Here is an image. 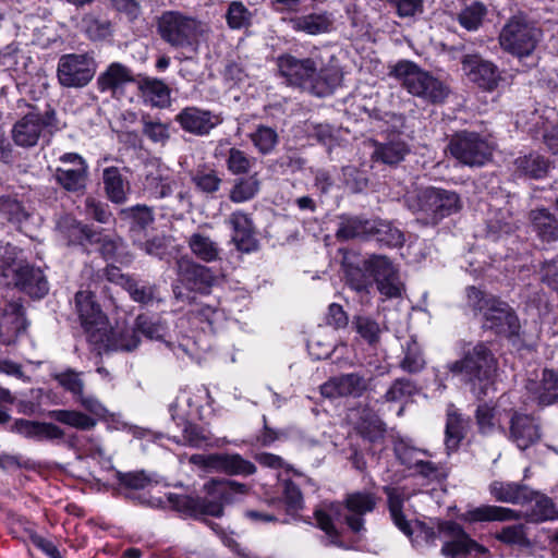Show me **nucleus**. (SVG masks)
Segmentation results:
<instances>
[{
	"label": "nucleus",
	"instance_id": "obj_1",
	"mask_svg": "<svg viewBox=\"0 0 558 558\" xmlns=\"http://www.w3.org/2000/svg\"><path fill=\"white\" fill-rule=\"evenodd\" d=\"M204 498L187 495H170L169 502L181 514L196 518L198 515L220 517L223 506L235 499V495L247 493V486L235 481L210 480L204 484Z\"/></svg>",
	"mask_w": 558,
	"mask_h": 558
},
{
	"label": "nucleus",
	"instance_id": "obj_2",
	"mask_svg": "<svg viewBox=\"0 0 558 558\" xmlns=\"http://www.w3.org/2000/svg\"><path fill=\"white\" fill-rule=\"evenodd\" d=\"M347 281L356 292H368L375 282L387 299L401 296L402 283L395 265L383 255H372L357 265H347Z\"/></svg>",
	"mask_w": 558,
	"mask_h": 558
},
{
	"label": "nucleus",
	"instance_id": "obj_3",
	"mask_svg": "<svg viewBox=\"0 0 558 558\" xmlns=\"http://www.w3.org/2000/svg\"><path fill=\"white\" fill-rule=\"evenodd\" d=\"M468 303L481 316L482 328L505 337L519 335L520 322L506 302L484 293L475 287L466 289Z\"/></svg>",
	"mask_w": 558,
	"mask_h": 558
},
{
	"label": "nucleus",
	"instance_id": "obj_4",
	"mask_svg": "<svg viewBox=\"0 0 558 558\" xmlns=\"http://www.w3.org/2000/svg\"><path fill=\"white\" fill-rule=\"evenodd\" d=\"M157 32L172 48L196 51L207 32V25L194 15L168 10L158 17Z\"/></svg>",
	"mask_w": 558,
	"mask_h": 558
},
{
	"label": "nucleus",
	"instance_id": "obj_5",
	"mask_svg": "<svg viewBox=\"0 0 558 558\" xmlns=\"http://www.w3.org/2000/svg\"><path fill=\"white\" fill-rule=\"evenodd\" d=\"M391 74L401 82V85L413 96L430 104H441L450 94L449 86L421 69L412 61H399Z\"/></svg>",
	"mask_w": 558,
	"mask_h": 558
},
{
	"label": "nucleus",
	"instance_id": "obj_6",
	"mask_svg": "<svg viewBox=\"0 0 558 558\" xmlns=\"http://www.w3.org/2000/svg\"><path fill=\"white\" fill-rule=\"evenodd\" d=\"M2 278L8 287L13 286L33 298H43L49 290L43 271L26 263L22 252L9 244L2 258Z\"/></svg>",
	"mask_w": 558,
	"mask_h": 558
},
{
	"label": "nucleus",
	"instance_id": "obj_7",
	"mask_svg": "<svg viewBox=\"0 0 558 558\" xmlns=\"http://www.w3.org/2000/svg\"><path fill=\"white\" fill-rule=\"evenodd\" d=\"M462 207L460 196L449 190L426 187L409 201V208L425 225H437Z\"/></svg>",
	"mask_w": 558,
	"mask_h": 558
},
{
	"label": "nucleus",
	"instance_id": "obj_8",
	"mask_svg": "<svg viewBox=\"0 0 558 558\" xmlns=\"http://www.w3.org/2000/svg\"><path fill=\"white\" fill-rule=\"evenodd\" d=\"M498 362L489 347L484 342L476 343L465 351L461 360L448 364V369L454 374H463L468 381L485 387L492 383L497 372Z\"/></svg>",
	"mask_w": 558,
	"mask_h": 558
},
{
	"label": "nucleus",
	"instance_id": "obj_9",
	"mask_svg": "<svg viewBox=\"0 0 558 558\" xmlns=\"http://www.w3.org/2000/svg\"><path fill=\"white\" fill-rule=\"evenodd\" d=\"M58 130L57 113L53 109L45 111L44 114L31 111L13 124L11 136L17 146L27 148L36 146L40 138L50 136Z\"/></svg>",
	"mask_w": 558,
	"mask_h": 558
},
{
	"label": "nucleus",
	"instance_id": "obj_10",
	"mask_svg": "<svg viewBox=\"0 0 558 558\" xmlns=\"http://www.w3.org/2000/svg\"><path fill=\"white\" fill-rule=\"evenodd\" d=\"M492 143L476 132L462 131L453 134L448 150L460 163L470 167L485 165L492 157Z\"/></svg>",
	"mask_w": 558,
	"mask_h": 558
},
{
	"label": "nucleus",
	"instance_id": "obj_11",
	"mask_svg": "<svg viewBox=\"0 0 558 558\" xmlns=\"http://www.w3.org/2000/svg\"><path fill=\"white\" fill-rule=\"evenodd\" d=\"M541 39V31L523 19H511L501 29L499 43L501 48L518 57H529Z\"/></svg>",
	"mask_w": 558,
	"mask_h": 558
},
{
	"label": "nucleus",
	"instance_id": "obj_12",
	"mask_svg": "<svg viewBox=\"0 0 558 558\" xmlns=\"http://www.w3.org/2000/svg\"><path fill=\"white\" fill-rule=\"evenodd\" d=\"M95 73L96 62L86 53H69L59 59L57 76L64 87H84L93 80Z\"/></svg>",
	"mask_w": 558,
	"mask_h": 558
},
{
	"label": "nucleus",
	"instance_id": "obj_13",
	"mask_svg": "<svg viewBox=\"0 0 558 558\" xmlns=\"http://www.w3.org/2000/svg\"><path fill=\"white\" fill-rule=\"evenodd\" d=\"M60 166L54 170L56 182L71 193H83L88 180V165L76 153H65L59 157Z\"/></svg>",
	"mask_w": 558,
	"mask_h": 558
},
{
	"label": "nucleus",
	"instance_id": "obj_14",
	"mask_svg": "<svg viewBox=\"0 0 558 558\" xmlns=\"http://www.w3.org/2000/svg\"><path fill=\"white\" fill-rule=\"evenodd\" d=\"M441 531L451 537L441 547V554L446 558H468L483 557L488 555V549L476 541L472 539L469 534L456 522H446L441 526Z\"/></svg>",
	"mask_w": 558,
	"mask_h": 558
},
{
	"label": "nucleus",
	"instance_id": "obj_15",
	"mask_svg": "<svg viewBox=\"0 0 558 558\" xmlns=\"http://www.w3.org/2000/svg\"><path fill=\"white\" fill-rule=\"evenodd\" d=\"M279 73L290 85L312 93L317 76V62L312 58L298 59L292 54L280 56L277 60Z\"/></svg>",
	"mask_w": 558,
	"mask_h": 558
},
{
	"label": "nucleus",
	"instance_id": "obj_16",
	"mask_svg": "<svg viewBox=\"0 0 558 558\" xmlns=\"http://www.w3.org/2000/svg\"><path fill=\"white\" fill-rule=\"evenodd\" d=\"M179 179L165 163L153 160L145 166L144 192L149 197L161 199L173 194L178 189Z\"/></svg>",
	"mask_w": 558,
	"mask_h": 558
},
{
	"label": "nucleus",
	"instance_id": "obj_17",
	"mask_svg": "<svg viewBox=\"0 0 558 558\" xmlns=\"http://www.w3.org/2000/svg\"><path fill=\"white\" fill-rule=\"evenodd\" d=\"M191 462L202 465L208 471L220 472L228 475H251L255 473V465L238 453L193 454Z\"/></svg>",
	"mask_w": 558,
	"mask_h": 558
},
{
	"label": "nucleus",
	"instance_id": "obj_18",
	"mask_svg": "<svg viewBox=\"0 0 558 558\" xmlns=\"http://www.w3.org/2000/svg\"><path fill=\"white\" fill-rule=\"evenodd\" d=\"M175 121L187 133L205 136L222 123L220 114L198 107H185L175 117Z\"/></svg>",
	"mask_w": 558,
	"mask_h": 558
},
{
	"label": "nucleus",
	"instance_id": "obj_19",
	"mask_svg": "<svg viewBox=\"0 0 558 558\" xmlns=\"http://www.w3.org/2000/svg\"><path fill=\"white\" fill-rule=\"evenodd\" d=\"M462 70L468 78L485 90H494L500 81L498 68L477 54H466L462 59Z\"/></svg>",
	"mask_w": 558,
	"mask_h": 558
},
{
	"label": "nucleus",
	"instance_id": "obj_20",
	"mask_svg": "<svg viewBox=\"0 0 558 558\" xmlns=\"http://www.w3.org/2000/svg\"><path fill=\"white\" fill-rule=\"evenodd\" d=\"M377 500V497L369 492H354L347 495V513L343 515V518L352 532L361 533L365 530L364 515L375 509Z\"/></svg>",
	"mask_w": 558,
	"mask_h": 558
},
{
	"label": "nucleus",
	"instance_id": "obj_21",
	"mask_svg": "<svg viewBox=\"0 0 558 558\" xmlns=\"http://www.w3.org/2000/svg\"><path fill=\"white\" fill-rule=\"evenodd\" d=\"M368 387V380L357 374L350 373L336 376L320 386V393L329 399L340 397H361Z\"/></svg>",
	"mask_w": 558,
	"mask_h": 558
},
{
	"label": "nucleus",
	"instance_id": "obj_22",
	"mask_svg": "<svg viewBox=\"0 0 558 558\" xmlns=\"http://www.w3.org/2000/svg\"><path fill=\"white\" fill-rule=\"evenodd\" d=\"M232 230L231 242L241 253H252L258 250V240L255 236L253 220L248 214L236 210L228 218Z\"/></svg>",
	"mask_w": 558,
	"mask_h": 558
},
{
	"label": "nucleus",
	"instance_id": "obj_23",
	"mask_svg": "<svg viewBox=\"0 0 558 558\" xmlns=\"http://www.w3.org/2000/svg\"><path fill=\"white\" fill-rule=\"evenodd\" d=\"M541 426L537 420L529 414L514 412L510 418L509 437L521 450L535 445L541 439Z\"/></svg>",
	"mask_w": 558,
	"mask_h": 558
},
{
	"label": "nucleus",
	"instance_id": "obj_24",
	"mask_svg": "<svg viewBox=\"0 0 558 558\" xmlns=\"http://www.w3.org/2000/svg\"><path fill=\"white\" fill-rule=\"evenodd\" d=\"M180 280L191 290L205 293L214 284L216 277L210 268L197 264L190 258L177 262Z\"/></svg>",
	"mask_w": 558,
	"mask_h": 558
},
{
	"label": "nucleus",
	"instance_id": "obj_25",
	"mask_svg": "<svg viewBox=\"0 0 558 558\" xmlns=\"http://www.w3.org/2000/svg\"><path fill=\"white\" fill-rule=\"evenodd\" d=\"M135 327L138 332L148 338L149 340L163 341L166 345L173 352L179 360H184L190 356L186 347L182 343L175 345L173 342L167 340L168 327L166 322L160 318L149 317L147 315H138L135 319Z\"/></svg>",
	"mask_w": 558,
	"mask_h": 558
},
{
	"label": "nucleus",
	"instance_id": "obj_26",
	"mask_svg": "<svg viewBox=\"0 0 558 558\" xmlns=\"http://www.w3.org/2000/svg\"><path fill=\"white\" fill-rule=\"evenodd\" d=\"M371 159L374 162L396 167L411 153L409 143L400 135H393L385 142H373Z\"/></svg>",
	"mask_w": 558,
	"mask_h": 558
},
{
	"label": "nucleus",
	"instance_id": "obj_27",
	"mask_svg": "<svg viewBox=\"0 0 558 558\" xmlns=\"http://www.w3.org/2000/svg\"><path fill=\"white\" fill-rule=\"evenodd\" d=\"M289 23L291 28L295 32L316 36L332 31L335 16L328 11H314L291 17Z\"/></svg>",
	"mask_w": 558,
	"mask_h": 558
},
{
	"label": "nucleus",
	"instance_id": "obj_28",
	"mask_svg": "<svg viewBox=\"0 0 558 558\" xmlns=\"http://www.w3.org/2000/svg\"><path fill=\"white\" fill-rule=\"evenodd\" d=\"M132 82H134L132 70L120 62H112L98 75L97 87L101 93L110 92L116 94Z\"/></svg>",
	"mask_w": 558,
	"mask_h": 558
},
{
	"label": "nucleus",
	"instance_id": "obj_29",
	"mask_svg": "<svg viewBox=\"0 0 558 558\" xmlns=\"http://www.w3.org/2000/svg\"><path fill=\"white\" fill-rule=\"evenodd\" d=\"M75 307L83 327L90 330L104 324L105 315L99 304L95 300V295L90 291H78L75 294Z\"/></svg>",
	"mask_w": 558,
	"mask_h": 558
},
{
	"label": "nucleus",
	"instance_id": "obj_30",
	"mask_svg": "<svg viewBox=\"0 0 558 558\" xmlns=\"http://www.w3.org/2000/svg\"><path fill=\"white\" fill-rule=\"evenodd\" d=\"M489 493L497 501L514 505L532 501L534 495V492L525 485L500 481L489 485Z\"/></svg>",
	"mask_w": 558,
	"mask_h": 558
},
{
	"label": "nucleus",
	"instance_id": "obj_31",
	"mask_svg": "<svg viewBox=\"0 0 558 558\" xmlns=\"http://www.w3.org/2000/svg\"><path fill=\"white\" fill-rule=\"evenodd\" d=\"M462 518L464 521L470 523L504 522L517 520L520 518V514L518 511L510 508L494 505H482L468 510Z\"/></svg>",
	"mask_w": 558,
	"mask_h": 558
},
{
	"label": "nucleus",
	"instance_id": "obj_32",
	"mask_svg": "<svg viewBox=\"0 0 558 558\" xmlns=\"http://www.w3.org/2000/svg\"><path fill=\"white\" fill-rule=\"evenodd\" d=\"M138 89L145 104L166 108L170 104V88L161 80L144 77L138 81Z\"/></svg>",
	"mask_w": 558,
	"mask_h": 558
},
{
	"label": "nucleus",
	"instance_id": "obj_33",
	"mask_svg": "<svg viewBox=\"0 0 558 558\" xmlns=\"http://www.w3.org/2000/svg\"><path fill=\"white\" fill-rule=\"evenodd\" d=\"M12 429L25 437L37 440L60 439L64 436L63 430L52 423H40L28 420H16Z\"/></svg>",
	"mask_w": 558,
	"mask_h": 558
},
{
	"label": "nucleus",
	"instance_id": "obj_34",
	"mask_svg": "<svg viewBox=\"0 0 558 558\" xmlns=\"http://www.w3.org/2000/svg\"><path fill=\"white\" fill-rule=\"evenodd\" d=\"M469 421L453 405H449L445 428V446L448 453L458 449L465 437Z\"/></svg>",
	"mask_w": 558,
	"mask_h": 558
},
{
	"label": "nucleus",
	"instance_id": "obj_35",
	"mask_svg": "<svg viewBox=\"0 0 558 558\" xmlns=\"http://www.w3.org/2000/svg\"><path fill=\"white\" fill-rule=\"evenodd\" d=\"M187 246L192 254L205 263L220 259L221 248L208 234L194 232L187 239Z\"/></svg>",
	"mask_w": 558,
	"mask_h": 558
},
{
	"label": "nucleus",
	"instance_id": "obj_36",
	"mask_svg": "<svg viewBox=\"0 0 558 558\" xmlns=\"http://www.w3.org/2000/svg\"><path fill=\"white\" fill-rule=\"evenodd\" d=\"M118 269H112L109 272V280H116L128 293L134 302L141 304H148L155 298V286L142 284L134 278L119 274L116 278Z\"/></svg>",
	"mask_w": 558,
	"mask_h": 558
},
{
	"label": "nucleus",
	"instance_id": "obj_37",
	"mask_svg": "<svg viewBox=\"0 0 558 558\" xmlns=\"http://www.w3.org/2000/svg\"><path fill=\"white\" fill-rule=\"evenodd\" d=\"M3 326L7 328L9 337L5 340L2 339V343H11L14 336L25 331L27 322L25 318L24 307L20 300L12 301L5 306L2 312V327Z\"/></svg>",
	"mask_w": 558,
	"mask_h": 558
},
{
	"label": "nucleus",
	"instance_id": "obj_38",
	"mask_svg": "<svg viewBox=\"0 0 558 558\" xmlns=\"http://www.w3.org/2000/svg\"><path fill=\"white\" fill-rule=\"evenodd\" d=\"M341 517V506L331 504L328 509H318L315 511V518L318 526L326 533L325 545L343 547L342 542L335 529L333 520Z\"/></svg>",
	"mask_w": 558,
	"mask_h": 558
},
{
	"label": "nucleus",
	"instance_id": "obj_39",
	"mask_svg": "<svg viewBox=\"0 0 558 558\" xmlns=\"http://www.w3.org/2000/svg\"><path fill=\"white\" fill-rule=\"evenodd\" d=\"M527 389L533 391V400L541 405H549L558 400V375L554 371L543 372L542 384H531Z\"/></svg>",
	"mask_w": 558,
	"mask_h": 558
},
{
	"label": "nucleus",
	"instance_id": "obj_40",
	"mask_svg": "<svg viewBox=\"0 0 558 558\" xmlns=\"http://www.w3.org/2000/svg\"><path fill=\"white\" fill-rule=\"evenodd\" d=\"M352 328L371 347H376L379 343L385 330V326L367 314L355 315L352 319Z\"/></svg>",
	"mask_w": 558,
	"mask_h": 558
},
{
	"label": "nucleus",
	"instance_id": "obj_41",
	"mask_svg": "<svg viewBox=\"0 0 558 558\" xmlns=\"http://www.w3.org/2000/svg\"><path fill=\"white\" fill-rule=\"evenodd\" d=\"M530 218L534 231L543 241L558 240V221L546 208L531 210Z\"/></svg>",
	"mask_w": 558,
	"mask_h": 558
},
{
	"label": "nucleus",
	"instance_id": "obj_42",
	"mask_svg": "<svg viewBox=\"0 0 558 558\" xmlns=\"http://www.w3.org/2000/svg\"><path fill=\"white\" fill-rule=\"evenodd\" d=\"M59 228L68 239L69 244L96 243L100 241V235L93 231L88 226L77 222L73 219L65 218L59 223Z\"/></svg>",
	"mask_w": 558,
	"mask_h": 558
},
{
	"label": "nucleus",
	"instance_id": "obj_43",
	"mask_svg": "<svg viewBox=\"0 0 558 558\" xmlns=\"http://www.w3.org/2000/svg\"><path fill=\"white\" fill-rule=\"evenodd\" d=\"M355 427L363 438L372 442L383 439L386 432L385 423L369 409H363L361 411Z\"/></svg>",
	"mask_w": 558,
	"mask_h": 558
},
{
	"label": "nucleus",
	"instance_id": "obj_44",
	"mask_svg": "<svg viewBox=\"0 0 558 558\" xmlns=\"http://www.w3.org/2000/svg\"><path fill=\"white\" fill-rule=\"evenodd\" d=\"M49 417L81 430L93 429L97 424L90 415L75 410H53L49 412Z\"/></svg>",
	"mask_w": 558,
	"mask_h": 558
},
{
	"label": "nucleus",
	"instance_id": "obj_45",
	"mask_svg": "<svg viewBox=\"0 0 558 558\" xmlns=\"http://www.w3.org/2000/svg\"><path fill=\"white\" fill-rule=\"evenodd\" d=\"M532 500L534 504L525 513L529 521L538 523L558 519V510L550 498L534 493Z\"/></svg>",
	"mask_w": 558,
	"mask_h": 558
},
{
	"label": "nucleus",
	"instance_id": "obj_46",
	"mask_svg": "<svg viewBox=\"0 0 558 558\" xmlns=\"http://www.w3.org/2000/svg\"><path fill=\"white\" fill-rule=\"evenodd\" d=\"M369 236H374L377 242L390 247L400 246L404 241L403 233L387 221L371 222Z\"/></svg>",
	"mask_w": 558,
	"mask_h": 558
},
{
	"label": "nucleus",
	"instance_id": "obj_47",
	"mask_svg": "<svg viewBox=\"0 0 558 558\" xmlns=\"http://www.w3.org/2000/svg\"><path fill=\"white\" fill-rule=\"evenodd\" d=\"M371 222L357 217H341L336 235L340 240L369 236Z\"/></svg>",
	"mask_w": 558,
	"mask_h": 558
},
{
	"label": "nucleus",
	"instance_id": "obj_48",
	"mask_svg": "<svg viewBox=\"0 0 558 558\" xmlns=\"http://www.w3.org/2000/svg\"><path fill=\"white\" fill-rule=\"evenodd\" d=\"M342 78L340 70L336 66L317 68V76L314 78L312 93L324 96L333 90Z\"/></svg>",
	"mask_w": 558,
	"mask_h": 558
},
{
	"label": "nucleus",
	"instance_id": "obj_49",
	"mask_svg": "<svg viewBox=\"0 0 558 558\" xmlns=\"http://www.w3.org/2000/svg\"><path fill=\"white\" fill-rule=\"evenodd\" d=\"M515 170L524 175L539 179L547 173L548 161L537 154L520 156L514 160Z\"/></svg>",
	"mask_w": 558,
	"mask_h": 558
},
{
	"label": "nucleus",
	"instance_id": "obj_50",
	"mask_svg": "<svg viewBox=\"0 0 558 558\" xmlns=\"http://www.w3.org/2000/svg\"><path fill=\"white\" fill-rule=\"evenodd\" d=\"M259 186L260 183L256 174L250 175L247 178H241L236 180L232 186L229 198L235 204L251 201L258 193Z\"/></svg>",
	"mask_w": 558,
	"mask_h": 558
},
{
	"label": "nucleus",
	"instance_id": "obj_51",
	"mask_svg": "<svg viewBox=\"0 0 558 558\" xmlns=\"http://www.w3.org/2000/svg\"><path fill=\"white\" fill-rule=\"evenodd\" d=\"M388 496V507L390 511L391 519L396 526L402 531L405 535H412V529L410 522L405 519V515L402 512V504L403 499L400 494L395 488H385Z\"/></svg>",
	"mask_w": 558,
	"mask_h": 558
},
{
	"label": "nucleus",
	"instance_id": "obj_52",
	"mask_svg": "<svg viewBox=\"0 0 558 558\" xmlns=\"http://www.w3.org/2000/svg\"><path fill=\"white\" fill-rule=\"evenodd\" d=\"M104 184L110 201L117 204L125 201L124 182L118 168L110 167L104 170Z\"/></svg>",
	"mask_w": 558,
	"mask_h": 558
},
{
	"label": "nucleus",
	"instance_id": "obj_53",
	"mask_svg": "<svg viewBox=\"0 0 558 558\" xmlns=\"http://www.w3.org/2000/svg\"><path fill=\"white\" fill-rule=\"evenodd\" d=\"M501 413L498 408L481 404L476 409L475 417L482 434H490L501 427Z\"/></svg>",
	"mask_w": 558,
	"mask_h": 558
},
{
	"label": "nucleus",
	"instance_id": "obj_54",
	"mask_svg": "<svg viewBox=\"0 0 558 558\" xmlns=\"http://www.w3.org/2000/svg\"><path fill=\"white\" fill-rule=\"evenodd\" d=\"M225 17L230 28L242 29L251 25L253 13L242 1H232L228 5Z\"/></svg>",
	"mask_w": 558,
	"mask_h": 558
},
{
	"label": "nucleus",
	"instance_id": "obj_55",
	"mask_svg": "<svg viewBox=\"0 0 558 558\" xmlns=\"http://www.w3.org/2000/svg\"><path fill=\"white\" fill-rule=\"evenodd\" d=\"M494 537L508 546L529 547L531 545L523 524H511L500 529Z\"/></svg>",
	"mask_w": 558,
	"mask_h": 558
},
{
	"label": "nucleus",
	"instance_id": "obj_56",
	"mask_svg": "<svg viewBox=\"0 0 558 558\" xmlns=\"http://www.w3.org/2000/svg\"><path fill=\"white\" fill-rule=\"evenodd\" d=\"M487 14L486 7L481 2H472L458 14L460 25L466 31L478 29Z\"/></svg>",
	"mask_w": 558,
	"mask_h": 558
},
{
	"label": "nucleus",
	"instance_id": "obj_57",
	"mask_svg": "<svg viewBox=\"0 0 558 558\" xmlns=\"http://www.w3.org/2000/svg\"><path fill=\"white\" fill-rule=\"evenodd\" d=\"M250 138L262 155L270 154L279 141L276 130L266 125H259L250 134Z\"/></svg>",
	"mask_w": 558,
	"mask_h": 558
},
{
	"label": "nucleus",
	"instance_id": "obj_58",
	"mask_svg": "<svg viewBox=\"0 0 558 558\" xmlns=\"http://www.w3.org/2000/svg\"><path fill=\"white\" fill-rule=\"evenodd\" d=\"M416 391L415 384L407 378L396 379L389 389L384 395L386 402H401L404 399L413 396Z\"/></svg>",
	"mask_w": 558,
	"mask_h": 558
},
{
	"label": "nucleus",
	"instance_id": "obj_59",
	"mask_svg": "<svg viewBox=\"0 0 558 558\" xmlns=\"http://www.w3.org/2000/svg\"><path fill=\"white\" fill-rule=\"evenodd\" d=\"M254 159L248 157L239 148L231 147L228 149L226 165L232 174H245L250 171Z\"/></svg>",
	"mask_w": 558,
	"mask_h": 558
},
{
	"label": "nucleus",
	"instance_id": "obj_60",
	"mask_svg": "<svg viewBox=\"0 0 558 558\" xmlns=\"http://www.w3.org/2000/svg\"><path fill=\"white\" fill-rule=\"evenodd\" d=\"M141 339L136 327L114 332L110 340V347L119 351H132L138 347Z\"/></svg>",
	"mask_w": 558,
	"mask_h": 558
},
{
	"label": "nucleus",
	"instance_id": "obj_61",
	"mask_svg": "<svg viewBox=\"0 0 558 558\" xmlns=\"http://www.w3.org/2000/svg\"><path fill=\"white\" fill-rule=\"evenodd\" d=\"M190 400L186 393H178L174 401L169 405L171 418L178 426L186 424L191 418H195L189 410Z\"/></svg>",
	"mask_w": 558,
	"mask_h": 558
},
{
	"label": "nucleus",
	"instance_id": "obj_62",
	"mask_svg": "<svg viewBox=\"0 0 558 558\" xmlns=\"http://www.w3.org/2000/svg\"><path fill=\"white\" fill-rule=\"evenodd\" d=\"M54 379L63 389L72 393L75 400L84 392L85 385L81 377V373H77L73 369H68L65 372L56 374Z\"/></svg>",
	"mask_w": 558,
	"mask_h": 558
},
{
	"label": "nucleus",
	"instance_id": "obj_63",
	"mask_svg": "<svg viewBox=\"0 0 558 558\" xmlns=\"http://www.w3.org/2000/svg\"><path fill=\"white\" fill-rule=\"evenodd\" d=\"M143 133L155 143H163L169 138L168 125L153 120L148 114L142 117Z\"/></svg>",
	"mask_w": 558,
	"mask_h": 558
},
{
	"label": "nucleus",
	"instance_id": "obj_64",
	"mask_svg": "<svg viewBox=\"0 0 558 558\" xmlns=\"http://www.w3.org/2000/svg\"><path fill=\"white\" fill-rule=\"evenodd\" d=\"M425 361L418 344L411 340L407 343L405 355L401 362L402 369L409 373H417L424 367Z\"/></svg>",
	"mask_w": 558,
	"mask_h": 558
}]
</instances>
